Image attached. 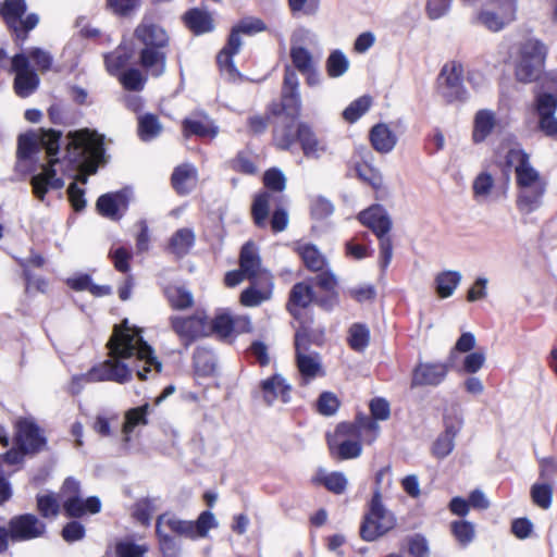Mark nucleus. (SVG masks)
Masks as SVG:
<instances>
[{
    "instance_id": "27",
    "label": "nucleus",
    "mask_w": 557,
    "mask_h": 557,
    "mask_svg": "<svg viewBox=\"0 0 557 557\" xmlns=\"http://www.w3.org/2000/svg\"><path fill=\"white\" fill-rule=\"evenodd\" d=\"M496 124L495 113L487 109L479 110L474 115L472 140L483 143L493 132Z\"/></svg>"
},
{
    "instance_id": "14",
    "label": "nucleus",
    "mask_w": 557,
    "mask_h": 557,
    "mask_svg": "<svg viewBox=\"0 0 557 557\" xmlns=\"http://www.w3.org/2000/svg\"><path fill=\"white\" fill-rule=\"evenodd\" d=\"M12 542H24L41 537L46 533V524L33 513L14 516L9 521Z\"/></svg>"
},
{
    "instance_id": "19",
    "label": "nucleus",
    "mask_w": 557,
    "mask_h": 557,
    "mask_svg": "<svg viewBox=\"0 0 557 557\" xmlns=\"http://www.w3.org/2000/svg\"><path fill=\"white\" fill-rule=\"evenodd\" d=\"M262 397L268 406H272L276 399L287 404L290 401L292 386L281 374H274L260 383Z\"/></svg>"
},
{
    "instance_id": "24",
    "label": "nucleus",
    "mask_w": 557,
    "mask_h": 557,
    "mask_svg": "<svg viewBox=\"0 0 557 557\" xmlns=\"http://www.w3.org/2000/svg\"><path fill=\"white\" fill-rule=\"evenodd\" d=\"M369 138L374 150L381 153L391 152L397 144L395 133L384 123L372 126Z\"/></svg>"
},
{
    "instance_id": "6",
    "label": "nucleus",
    "mask_w": 557,
    "mask_h": 557,
    "mask_svg": "<svg viewBox=\"0 0 557 557\" xmlns=\"http://www.w3.org/2000/svg\"><path fill=\"white\" fill-rule=\"evenodd\" d=\"M547 55V47L539 39H528L521 47L515 67L517 81L532 83L540 78Z\"/></svg>"
},
{
    "instance_id": "43",
    "label": "nucleus",
    "mask_w": 557,
    "mask_h": 557,
    "mask_svg": "<svg viewBox=\"0 0 557 557\" xmlns=\"http://www.w3.org/2000/svg\"><path fill=\"white\" fill-rule=\"evenodd\" d=\"M194 366L201 375H209L215 369V357L211 350L198 347L194 351Z\"/></svg>"
},
{
    "instance_id": "32",
    "label": "nucleus",
    "mask_w": 557,
    "mask_h": 557,
    "mask_svg": "<svg viewBox=\"0 0 557 557\" xmlns=\"http://www.w3.org/2000/svg\"><path fill=\"white\" fill-rule=\"evenodd\" d=\"M305 267L312 272H320L326 265V259L313 244H304L297 248Z\"/></svg>"
},
{
    "instance_id": "28",
    "label": "nucleus",
    "mask_w": 557,
    "mask_h": 557,
    "mask_svg": "<svg viewBox=\"0 0 557 557\" xmlns=\"http://www.w3.org/2000/svg\"><path fill=\"white\" fill-rule=\"evenodd\" d=\"M26 11L25 0H4L0 5V15L11 33L16 30V26Z\"/></svg>"
},
{
    "instance_id": "30",
    "label": "nucleus",
    "mask_w": 557,
    "mask_h": 557,
    "mask_svg": "<svg viewBox=\"0 0 557 557\" xmlns=\"http://www.w3.org/2000/svg\"><path fill=\"white\" fill-rule=\"evenodd\" d=\"M323 331L314 330L309 324L301 322L295 333V349L310 351V346L321 345L323 343Z\"/></svg>"
},
{
    "instance_id": "57",
    "label": "nucleus",
    "mask_w": 557,
    "mask_h": 557,
    "mask_svg": "<svg viewBox=\"0 0 557 557\" xmlns=\"http://www.w3.org/2000/svg\"><path fill=\"white\" fill-rule=\"evenodd\" d=\"M263 184L268 189L281 193L286 187V177L280 169L271 168L264 172Z\"/></svg>"
},
{
    "instance_id": "13",
    "label": "nucleus",
    "mask_w": 557,
    "mask_h": 557,
    "mask_svg": "<svg viewBox=\"0 0 557 557\" xmlns=\"http://www.w3.org/2000/svg\"><path fill=\"white\" fill-rule=\"evenodd\" d=\"M453 367L447 359L445 362H419L412 370L410 387L438 386Z\"/></svg>"
},
{
    "instance_id": "36",
    "label": "nucleus",
    "mask_w": 557,
    "mask_h": 557,
    "mask_svg": "<svg viewBox=\"0 0 557 557\" xmlns=\"http://www.w3.org/2000/svg\"><path fill=\"white\" fill-rule=\"evenodd\" d=\"M162 132V125L156 114L146 113L138 117V136L144 141L158 137Z\"/></svg>"
},
{
    "instance_id": "58",
    "label": "nucleus",
    "mask_w": 557,
    "mask_h": 557,
    "mask_svg": "<svg viewBox=\"0 0 557 557\" xmlns=\"http://www.w3.org/2000/svg\"><path fill=\"white\" fill-rule=\"evenodd\" d=\"M26 55L28 59L30 58L34 61L35 65L41 73L48 72L52 66L53 57L47 50L35 47L32 48Z\"/></svg>"
},
{
    "instance_id": "38",
    "label": "nucleus",
    "mask_w": 557,
    "mask_h": 557,
    "mask_svg": "<svg viewBox=\"0 0 557 557\" xmlns=\"http://www.w3.org/2000/svg\"><path fill=\"white\" fill-rule=\"evenodd\" d=\"M349 60L346 54L339 50H333L325 61V70L331 78L343 76L349 69Z\"/></svg>"
},
{
    "instance_id": "22",
    "label": "nucleus",
    "mask_w": 557,
    "mask_h": 557,
    "mask_svg": "<svg viewBox=\"0 0 557 557\" xmlns=\"http://www.w3.org/2000/svg\"><path fill=\"white\" fill-rule=\"evenodd\" d=\"M242 44L240 33L235 28V26L232 27L226 45L216 55V63L222 71H226L230 74L238 73L233 58L239 52Z\"/></svg>"
},
{
    "instance_id": "1",
    "label": "nucleus",
    "mask_w": 557,
    "mask_h": 557,
    "mask_svg": "<svg viewBox=\"0 0 557 557\" xmlns=\"http://www.w3.org/2000/svg\"><path fill=\"white\" fill-rule=\"evenodd\" d=\"M63 133L53 128H40L39 134L26 132L17 138V158L28 160L38 152L39 148L46 150L49 161L42 165V171L32 176L30 184L33 193L40 201L45 200L46 194L50 190L63 188L64 181L57 176V165L65 164L61 171L65 175H72L83 163L86 152L100 156L104 152L103 138L88 129L70 132L66 137L65 154L62 159L58 157Z\"/></svg>"
},
{
    "instance_id": "52",
    "label": "nucleus",
    "mask_w": 557,
    "mask_h": 557,
    "mask_svg": "<svg viewBox=\"0 0 557 557\" xmlns=\"http://www.w3.org/2000/svg\"><path fill=\"white\" fill-rule=\"evenodd\" d=\"M146 77L138 69L131 67L122 73L120 82L126 90L139 91L143 90L146 84Z\"/></svg>"
},
{
    "instance_id": "31",
    "label": "nucleus",
    "mask_w": 557,
    "mask_h": 557,
    "mask_svg": "<svg viewBox=\"0 0 557 557\" xmlns=\"http://www.w3.org/2000/svg\"><path fill=\"white\" fill-rule=\"evenodd\" d=\"M459 271L447 270L438 273L435 277V290L441 298L450 297L461 282Z\"/></svg>"
},
{
    "instance_id": "2",
    "label": "nucleus",
    "mask_w": 557,
    "mask_h": 557,
    "mask_svg": "<svg viewBox=\"0 0 557 557\" xmlns=\"http://www.w3.org/2000/svg\"><path fill=\"white\" fill-rule=\"evenodd\" d=\"M125 329L114 326V333L110 337L107 347L110 351V358L92 366L86 373L77 374L75 382L85 381L86 383L114 382L125 384L133 379V369L124 360L136 357L143 366H135L134 370L139 380H147V374L153 368L157 373L162 370V363L154 356L153 348L144 339L141 331L136 329L134 332L127 326Z\"/></svg>"
},
{
    "instance_id": "63",
    "label": "nucleus",
    "mask_w": 557,
    "mask_h": 557,
    "mask_svg": "<svg viewBox=\"0 0 557 557\" xmlns=\"http://www.w3.org/2000/svg\"><path fill=\"white\" fill-rule=\"evenodd\" d=\"M557 110V97L550 92L541 94L536 99V112L539 116L555 115Z\"/></svg>"
},
{
    "instance_id": "40",
    "label": "nucleus",
    "mask_w": 557,
    "mask_h": 557,
    "mask_svg": "<svg viewBox=\"0 0 557 557\" xmlns=\"http://www.w3.org/2000/svg\"><path fill=\"white\" fill-rule=\"evenodd\" d=\"M165 295L171 307L175 310H185L194 305L193 294L183 286L169 287Z\"/></svg>"
},
{
    "instance_id": "5",
    "label": "nucleus",
    "mask_w": 557,
    "mask_h": 557,
    "mask_svg": "<svg viewBox=\"0 0 557 557\" xmlns=\"http://www.w3.org/2000/svg\"><path fill=\"white\" fill-rule=\"evenodd\" d=\"M359 222L370 228L380 242V265L385 270L393 257V243L388 233L392 228V220L385 209L380 206H371L358 214Z\"/></svg>"
},
{
    "instance_id": "53",
    "label": "nucleus",
    "mask_w": 557,
    "mask_h": 557,
    "mask_svg": "<svg viewBox=\"0 0 557 557\" xmlns=\"http://www.w3.org/2000/svg\"><path fill=\"white\" fill-rule=\"evenodd\" d=\"M209 327L210 333H215L220 338H227L234 332V318L228 313L218 314Z\"/></svg>"
},
{
    "instance_id": "56",
    "label": "nucleus",
    "mask_w": 557,
    "mask_h": 557,
    "mask_svg": "<svg viewBox=\"0 0 557 557\" xmlns=\"http://www.w3.org/2000/svg\"><path fill=\"white\" fill-rule=\"evenodd\" d=\"M319 482L322 483L325 488L334 494H343L347 488V478L342 472H332L321 479Z\"/></svg>"
},
{
    "instance_id": "29",
    "label": "nucleus",
    "mask_w": 557,
    "mask_h": 557,
    "mask_svg": "<svg viewBox=\"0 0 557 557\" xmlns=\"http://www.w3.org/2000/svg\"><path fill=\"white\" fill-rule=\"evenodd\" d=\"M261 260L253 243L247 242L240 249L239 268L246 277L255 278L259 272Z\"/></svg>"
},
{
    "instance_id": "26",
    "label": "nucleus",
    "mask_w": 557,
    "mask_h": 557,
    "mask_svg": "<svg viewBox=\"0 0 557 557\" xmlns=\"http://www.w3.org/2000/svg\"><path fill=\"white\" fill-rule=\"evenodd\" d=\"M296 364L301 377L308 382L321 371L320 356L315 351L295 349Z\"/></svg>"
},
{
    "instance_id": "62",
    "label": "nucleus",
    "mask_w": 557,
    "mask_h": 557,
    "mask_svg": "<svg viewBox=\"0 0 557 557\" xmlns=\"http://www.w3.org/2000/svg\"><path fill=\"white\" fill-rule=\"evenodd\" d=\"M408 552L412 557H430V549L426 539L419 533L409 536Z\"/></svg>"
},
{
    "instance_id": "45",
    "label": "nucleus",
    "mask_w": 557,
    "mask_h": 557,
    "mask_svg": "<svg viewBox=\"0 0 557 557\" xmlns=\"http://www.w3.org/2000/svg\"><path fill=\"white\" fill-rule=\"evenodd\" d=\"M38 23L39 16L36 13H29L25 18L22 17L16 26V30H12L15 44L23 46L28 38V33L33 30Z\"/></svg>"
},
{
    "instance_id": "12",
    "label": "nucleus",
    "mask_w": 557,
    "mask_h": 557,
    "mask_svg": "<svg viewBox=\"0 0 557 557\" xmlns=\"http://www.w3.org/2000/svg\"><path fill=\"white\" fill-rule=\"evenodd\" d=\"M134 37L140 47L166 49L170 48L171 38L166 29L144 15L134 30Z\"/></svg>"
},
{
    "instance_id": "16",
    "label": "nucleus",
    "mask_w": 557,
    "mask_h": 557,
    "mask_svg": "<svg viewBox=\"0 0 557 557\" xmlns=\"http://www.w3.org/2000/svg\"><path fill=\"white\" fill-rule=\"evenodd\" d=\"M506 162L515 166L517 185L519 188L545 183L539 172L530 164L529 154L521 149H510L506 156Z\"/></svg>"
},
{
    "instance_id": "25",
    "label": "nucleus",
    "mask_w": 557,
    "mask_h": 557,
    "mask_svg": "<svg viewBox=\"0 0 557 557\" xmlns=\"http://www.w3.org/2000/svg\"><path fill=\"white\" fill-rule=\"evenodd\" d=\"M196 235L191 228H178L169 239L168 249L176 258L186 257L195 246Z\"/></svg>"
},
{
    "instance_id": "21",
    "label": "nucleus",
    "mask_w": 557,
    "mask_h": 557,
    "mask_svg": "<svg viewBox=\"0 0 557 557\" xmlns=\"http://www.w3.org/2000/svg\"><path fill=\"white\" fill-rule=\"evenodd\" d=\"M313 304V286L307 281L296 283L290 292L287 302L288 312L296 319H300V309H306Z\"/></svg>"
},
{
    "instance_id": "46",
    "label": "nucleus",
    "mask_w": 557,
    "mask_h": 557,
    "mask_svg": "<svg viewBox=\"0 0 557 557\" xmlns=\"http://www.w3.org/2000/svg\"><path fill=\"white\" fill-rule=\"evenodd\" d=\"M156 535L159 548L164 557H178L181 552L180 543L168 531L156 528Z\"/></svg>"
},
{
    "instance_id": "35",
    "label": "nucleus",
    "mask_w": 557,
    "mask_h": 557,
    "mask_svg": "<svg viewBox=\"0 0 557 557\" xmlns=\"http://www.w3.org/2000/svg\"><path fill=\"white\" fill-rule=\"evenodd\" d=\"M183 129L186 136L215 137L218 127L206 116L203 120L185 119Z\"/></svg>"
},
{
    "instance_id": "54",
    "label": "nucleus",
    "mask_w": 557,
    "mask_h": 557,
    "mask_svg": "<svg viewBox=\"0 0 557 557\" xmlns=\"http://www.w3.org/2000/svg\"><path fill=\"white\" fill-rule=\"evenodd\" d=\"M355 171L357 176L369 184L374 189H380L383 185L382 174L369 164H356Z\"/></svg>"
},
{
    "instance_id": "10",
    "label": "nucleus",
    "mask_w": 557,
    "mask_h": 557,
    "mask_svg": "<svg viewBox=\"0 0 557 557\" xmlns=\"http://www.w3.org/2000/svg\"><path fill=\"white\" fill-rule=\"evenodd\" d=\"M170 323L185 348L196 339L210 334L209 322L205 312L197 311L188 317L173 315L170 318Z\"/></svg>"
},
{
    "instance_id": "47",
    "label": "nucleus",
    "mask_w": 557,
    "mask_h": 557,
    "mask_svg": "<svg viewBox=\"0 0 557 557\" xmlns=\"http://www.w3.org/2000/svg\"><path fill=\"white\" fill-rule=\"evenodd\" d=\"M317 292H337V277L330 271H320L319 274L307 281Z\"/></svg>"
},
{
    "instance_id": "44",
    "label": "nucleus",
    "mask_w": 557,
    "mask_h": 557,
    "mask_svg": "<svg viewBox=\"0 0 557 557\" xmlns=\"http://www.w3.org/2000/svg\"><path fill=\"white\" fill-rule=\"evenodd\" d=\"M372 98L368 95L354 100L344 111L343 117L349 123L357 122L371 107Z\"/></svg>"
},
{
    "instance_id": "59",
    "label": "nucleus",
    "mask_w": 557,
    "mask_h": 557,
    "mask_svg": "<svg viewBox=\"0 0 557 557\" xmlns=\"http://www.w3.org/2000/svg\"><path fill=\"white\" fill-rule=\"evenodd\" d=\"M313 304L325 311H332L339 305L338 292H317L313 289Z\"/></svg>"
},
{
    "instance_id": "42",
    "label": "nucleus",
    "mask_w": 557,
    "mask_h": 557,
    "mask_svg": "<svg viewBox=\"0 0 557 557\" xmlns=\"http://www.w3.org/2000/svg\"><path fill=\"white\" fill-rule=\"evenodd\" d=\"M271 195L268 191L256 195L252 206L251 214L257 226L262 227L265 225V220L269 215Z\"/></svg>"
},
{
    "instance_id": "9",
    "label": "nucleus",
    "mask_w": 557,
    "mask_h": 557,
    "mask_svg": "<svg viewBox=\"0 0 557 557\" xmlns=\"http://www.w3.org/2000/svg\"><path fill=\"white\" fill-rule=\"evenodd\" d=\"M11 70L15 73L13 89L20 98L32 96L39 87L40 78L36 70L32 67L28 57L24 52L13 55Z\"/></svg>"
},
{
    "instance_id": "23",
    "label": "nucleus",
    "mask_w": 557,
    "mask_h": 557,
    "mask_svg": "<svg viewBox=\"0 0 557 557\" xmlns=\"http://www.w3.org/2000/svg\"><path fill=\"white\" fill-rule=\"evenodd\" d=\"M156 528L160 530H168L169 533H174L178 536L195 540L191 521L183 520L174 513L164 512L159 515L156 521Z\"/></svg>"
},
{
    "instance_id": "18",
    "label": "nucleus",
    "mask_w": 557,
    "mask_h": 557,
    "mask_svg": "<svg viewBox=\"0 0 557 557\" xmlns=\"http://www.w3.org/2000/svg\"><path fill=\"white\" fill-rule=\"evenodd\" d=\"M185 27L195 36L212 33L215 22L212 13L206 8H190L182 15Z\"/></svg>"
},
{
    "instance_id": "8",
    "label": "nucleus",
    "mask_w": 557,
    "mask_h": 557,
    "mask_svg": "<svg viewBox=\"0 0 557 557\" xmlns=\"http://www.w3.org/2000/svg\"><path fill=\"white\" fill-rule=\"evenodd\" d=\"M438 94L447 103L465 102L468 99L460 63L453 62L443 66L438 76Z\"/></svg>"
},
{
    "instance_id": "55",
    "label": "nucleus",
    "mask_w": 557,
    "mask_h": 557,
    "mask_svg": "<svg viewBox=\"0 0 557 557\" xmlns=\"http://www.w3.org/2000/svg\"><path fill=\"white\" fill-rule=\"evenodd\" d=\"M215 525L214 515L209 510L202 511L196 521H191L194 539L205 537L209 530Z\"/></svg>"
},
{
    "instance_id": "11",
    "label": "nucleus",
    "mask_w": 557,
    "mask_h": 557,
    "mask_svg": "<svg viewBox=\"0 0 557 557\" xmlns=\"http://www.w3.org/2000/svg\"><path fill=\"white\" fill-rule=\"evenodd\" d=\"M14 445L29 455L42 451L47 446V438L34 418H20L14 423Z\"/></svg>"
},
{
    "instance_id": "4",
    "label": "nucleus",
    "mask_w": 557,
    "mask_h": 557,
    "mask_svg": "<svg viewBox=\"0 0 557 557\" xmlns=\"http://www.w3.org/2000/svg\"><path fill=\"white\" fill-rule=\"evenodd\" d=\"M397 519L382 500V493L373 491L368 505V512L360 525V536L367 542H373L396 527Z\"/></svg>"
},
{
    "instance_id": "48",
    "label": "nucleus",
    "mask_w": 557,
    "mask_h": 557,
    "mask_svg": "<svg viewBox=\"0 0 557 557\" xmlns=\"http://www.w3.org/2000/svg\"><path fill=\"white\" fill-rule=\"evenodd\" d=\"M531 497L535 505L548 509L553 502V487L549 483H535L531 487Z\"/></svg>"
},
{
    "instance_id": "50",
    "label": "nucleus",
    "mask_w": 557,
    "mask_h": 557,
    "mask_svg": "<svg viewBox=\"0 0 557 557\" xmlns=\"http://www.w3.org/2000/svg\"><path fill=\"white\" fill-rule=\"evenodd\" d=\"M156 498L145 497L134 505L133 516L143 525H149L156 510Z\"/></svg>"
},
{
    "instance_id": "3",
    "label": "nucleus",
    "mask_w": 557,
    "mask_h": 557,
    "mask_svg": "<svg viewBox=\"0 0 557 557\" xmlns=\"http://www.w3.org/2000/svg\"><path fill=\"white\" fill-rule=\"evenodd\" d=\"M273 137L276 147L281 150H290L293 145L298 143L304 156L308 159L318 160L327 150L326 144L319 139L312 127L305 122L276 126Z\"/></svg>"
},
{
    "instance_id": "7",
    "label": "nucleus",
    "mask_w": 557,
    "mask_h": 557,
    "mask_svg": "<svg viewBox=\"0 0 557 557\" xmlns=\"http://www.w3.org/2000/svg\"><path fill=\"white\" fill-rule=\"evenodd\" d=\"M301 110V98L299 91V78L290 65H285L284 77L281 90V102L271 106L274 115L284 114L289 121L285 124H295L296 117Z\"/></svg>"
},
{
    "instance_id": "64",
    "label": "nucleus",
    "mask_w": 557,
    "mask_h": 557,
    "mask_svg": "<svg viewBox=\"0 0 557 557\" xmlns=\"http://www.w3.org/2000/svg\"><path fill=\"white\" fill-rule=\"evenodd\" d=\"M334 212V206L333 203L324 198V197H317L311 202V215L315 220H324L332 215Z\"/></svg>"
},
{
    "instance_id": "37",
    "label": "nucleus",
    "mask_w": 557,
    "mask_h": 557,
    "mask_svg": "<svg viewBox=\"0 0 557 557\" xmlns=\"http://www.w3.org/2000/svg\"><path fill=\"white\" fill-rule=\"evenodd\" d=\"M472 24H480L486 29L497 33L504 29L508 24L498 12L492 10H481L472 18Z\"/></svg>"
},
{
    "instance_id": "20",
    "label": "nucleus",
    "mask_w": 557,
    "mask_h": 557,
    "mask_svg": "<svg viewBox=\"0 0 557 557\" xmlns=\"http://www.w3.org/2000/svg\"><path fill=\"white\" fill-rule=\"evenodd\" d=\"M546 193V183H537L532 186L519 188L517 197V207L523 214H530L543 205V198Z\"/></svg>"
},
{
    "instance_id": "15",
    "label": "nucleus",
    "mask_w": 557,
    "mask_h": 557,
    "mask_svg": "<svg viewBox=\"0 0 557 557\" xmlns=\"http://www.w3.org/2000/svg\"><path fill=\"white\" fill-rule=\"evenodd\" d=\"M132 195L133 190L128 187L103 194L97 200V210L102 216L119 221L128 209Z\"/></svg>"
},
{
    "instance_id": "61",
    "label": "nucleus",
    "mask_w": 557,
    "mask_h": 557,
    "mask_svg": "<svg viewBox=\"0 0 557 557\" xmlns=\"http://www.w3.org/2000/svg\"><path fill=\"white\" fill-rule=\"evenodd\" d=\"M269 298L270 292L257 289L255 286L244 289L240 294V302L246 307H257Z\"/></svg>"
},
{
    "instance_id": "49",
    "label": "nucleus",
    "mask_w": 557,
    "mask_h": 557,
    "mask_svg": "<svg viewBox=\"0 0 557 557\" xmlns=\"http://www.w3.org/2000/svg\"><path fill=\"white\" fill-rule=\"evenodd\" d=\"M451 533L462 546L470 544L475 536L474 525L467 520L454 521L450 524Z\"/></svg>"
},
{
    "instance_id": "34",
    "label": "nucleus",
    "mask_w": 557,
    "mask_h": 557,
    "mask_svg": "<svg viewBox=\"0 0 557 557\" xmlns=\"http://www.w3.org/2000/svg\"><path fill=\"white\" fill-rule=\"evenodd\" d=\"M347 343L349 347L363 352L370 344V329L364 323H352L348 329Z\"/></svg>"
},
{
    "instance_id": "51",
    "label": "nucleus",
    "mask_w": 557,
    "mask_h": 557,
    "mask_svg": "<svg viewBox=\"0 0 557 557\" xmlns=\"http://www.w3.org/2000/svg\"><path fill=\"white\" fill-rule=\"evenodd\" d=\"M317 411L324 417L334 416L339 406L341 401L337 396L332 392H322L317 399Z\"/></svg>"
},
{
    "instance_id": "41",
    "label": "nucleus",
    "mask_w": 557,
    "mask_h": 557,
    "mask_svg": "<svg viewBox=\"0 0 557 557\" xmlns=\"http://www.w3.org/2000/svg\"><path fill=\"white\" fill-rule=\"evenodd\" d=\"M289 57L293 63L290 66L295 72H306L315 65L311 52L302 46L293 45L289 50Z\"/></svg>"
},
{
    "instance_id": "33",
    "label": "nucleus",
    "mask_w": 557,
    "mask_h": 557,
    "mask_svg": "<svg viewBox=\"0 0 557 557\" xmlns=\"http://www.w3.org/2000/svg\"><path fill=\"white\" fill-rule=\"evenodd\" d=\"M150 405L148 403L131 408L125 412L124 423L122 425V433H133L137 426H145L148 424V414Z\"/></svg>"
},
{
    "instance_id": "60",
    "label": "nucleus",
    "mask_w": 557,
    "mask_h": 557,
    "mask_svg": "<svg viewBox=\"0 0 557 557\" xmlns=\"http://www.w3.org/2000/svg\"><path fill=\"white\" fill-rule=\"evenodd\" d=\"M475 346V336L471 332H466L457 339L454 348L450 350L447 359L450 363H455L457 352H469Z\"/></svg>"
},
{
    "instance_id": "39",
    "label": "nucleus",
    "mask_w": 557,
    "mask_h": 557,
    "mask_svg": "<svg viewBox=\"0 0 557 557\" xmlns=\"http://www.w3.org/2000/svg\"><path fill=\"white\" fill-rule=\"evenodd\" d=\"M197 171L190 164H182L174 169L171 175V183L173 188L180 195H186L190 191V188L186 186L189 178L196 177Z\"/></svg>"
},
{
    "instance_id": "17",
    "label": "nucleus",
    "mask_w": 557,
    "mask_h": 557,
    "mask_svg": "<svg viewBox=\"0 0 557 557\" xmlns=\"http://www.w3.org/2000/svg\"><path fill=\"white\" fill-rule=\"evenodd\" d=\"M138 65L150 76L160 77L166 71L168 50L139 47Z\"/></svg>"
}]
</instances>
